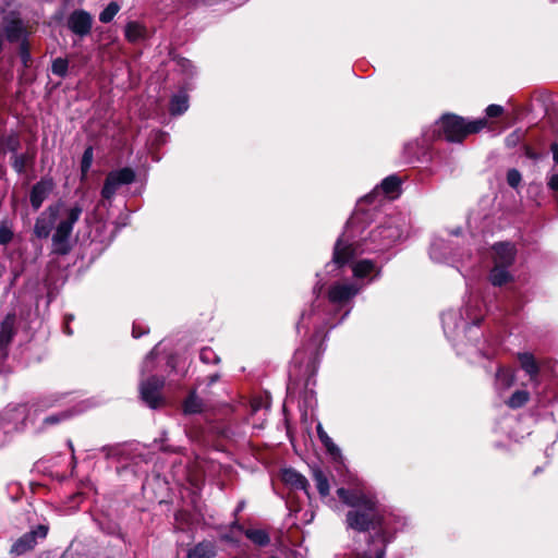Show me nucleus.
I'll use <instances>...</instances> for the list:
<instances>
[{
  "instance_id": "nucleus-1",
  "label": "nucleus",
  "mask_w": 558,
  "mask_h": 558,
  "mask_svg": "<svg viewBox=\"0 0 558 558\" xmlns=\"http://www.w3.org/2000/svg\"><path fill=\"white\" fill-rule=\"evenodd\" d=\"M363 290L357 282L338 281L328 289V299L317 296L308 311H304L296 325L301 335L313 331L308 343L299 348L292 359L290 378L305 380V387L314 384L319 357L324 352L327 329L333 328L351 312V301Z\"/></svg>"
},
{
  "instance_id": "nucleus-2",
  "label": "nucleus",
  "mask_w": 558,
  "mask_h": 558,
  "mask_svg": "<svg viewBox=\"0 0 558 558\" xmlns=\"http://www.w3.org/2000/svg\"><path fill=\"white\" fill-rule=\"evenodd\" d=\"M343 483L349 487L338 488L337 495L351 508L345 517L347 526L357 532H375L361 558H385L387 544L407 525V519L384 508L363 482L349 471Z\"/></svg>"
},
{
  "instance_id": "nucleus-3",
  "label": "nucleus",
  "mask_w": 558,
  "mask_h": 558,
  "mask_svg": "<svg viewBox=\"0 0 558 558\" xmlns=\"http://www.w3.org/2000/svg\"><path fill=\"white\" fill-rule=\"evenodd\" d=\"M366 213L357 210L348 220L343 233L335 244L332 262L326 265L328 271L341 267L356 255L365 252H379L390 247L407 235V222L399 216H389L373 229L367 238L356 240V233H362V225Z\"/></svg>"
},
{
  "instance_id": "nucleus-4",
  "label": "nucleus",
  "mask_w": 558,
  "mask_h": 558,
  "mask_svg": "<svg viewBox=\"0 0 558 558\" xmlns=\"http://www.w3.org/2000/svg\"><path fill=\"white\" fill-rule=\"evenodd\" d=\"M83 208L80 204L68 206L59 202L49 206L36 219L34 233L39 239H46L51 231V252L56 255H66L72 250L71 236L74 225L78 221Z\"/></svg>"
},
{
  "instance_id": "nucleus-5",
  "label": "nucleus",
  "mask_w": 558,
  "mask_h": 558,
  "mask_svg": "<svg viewBox=\"0 0 558 558\" xmlns=\"http://www.w3.org/2000/svg\"><path fill=\"white\" fill-rule=\"evenodd\" d=\"M486 125L485 119L466 121L454 114H445L435 124L433 133L442 132L448 142H462L469 134H474L483 130Z\"/></svg>"
},
{
  "instance_id": "nucleus-6",
  "label": "nucleus",
  "mask_w": 558,
  "mask_h": 558,
  "mask_svg": "<svg viewBox=\"0 0 558 558\" xmlns=\"http://www.w3.org/2000/svg\"><path fill=\"white\" fill-rule=\"evenodd\" d=\"M29 33L25 22L19 13L10 12L0 22V78L7 80L9 70L2 65L5 43L20 45L28 39Z\"/></svg>"
},
{
  "instance_id": "nucleus-7",
  "label": "nucleus",
  "mask_w": 558,
  "mask_h": 558,
  "mask_svg": "<svg viewBox=\"0 0 558 558\" xmlns=\"http://www.w3.org/2000/svg\"><path fill=\"white\" fill-rule=\"evenodd\" d=\"M465 315L466 317L464 318L461 312L453 310L442 313V328L446 337L449 340H456L459 337L460 331L468 333L472 332L473 327L480 324V317L471 316L470 305H466L465 307Z\"/></svg>"
},
{
  "instance_id": "nucleus-8",
  "label": "nucleus",
  "mask_w": 558,
  "mask_h": 558,
  "mask_svg": "<svg viewBox=\"0 0 558 558\" xmlns=\"http://www.w3.org/2000/svg\"><path fill=\"white\" fill-rule=\"evenodd\" d=\"M24 418L23 407L7 409L0 413V447L12 440L13 435L22 428Z\"/></svg>"
},
{
  "instance_id": "nucleus-9",
  "label": "nucleus",
  "mask_w": 558,
  "mask_h": 558,
  "mask_svg": "<svg viewBox=\"0 0 558 558\" xmlns=\"http://www.w3.org/2000/svg\"><path fill=\"white\" fill-rule=\"evenodd\" d=\"M165 385L163 377L150 375L140 383V395L144 403L150 409H157L165 403L161 389Z\"/></svg>"
},
{
  "instance_id": "nucleus-10",
  "label": "nucleus",
  "mask_w": 558,
  "mask_h": 558,
  "mask_svg": "<svg viewBox=\"0 0 558 558\" xmlns=\"http://www.w3.org/2000/svg\"><path fill=\"white\" fill-rule=\"evenodd\" d=\"M429 256L436 263L452 266L462 260V257L457 253L456 244L451 240L440 236L434 238L429 248Z\"/></svg>"
},
{
  "instance_id": "nucleus-11",
  "label": "nucleus",
  "mask_w": 558,
  "mask_h": 558,
  "mask_svg": "<svg viewBox=\"0 0 558 558\" xmlns=\"http://www.w3.org/2000/svg\"><path fill=\"white\" fill-rule=\"evenodd\" d=\"M93 23V15L83 9L73 10L66 17V27L80 39L92 33Z\"/></svg>"
},
{
  "instance_id": "nucleus-12",
  "label": "nucleus",
  "mask_w": 558,
  "mask_h": 558,
  "mask_svg": "<svg viewBox=\"0 0 558 558\" xmlns=\"http://www.w3.org/2000/svg\"><path fill=\"white\" fill-rule=\"evenodd\" d=\"M352 272L355 282L364 288L380 277L381 267L371 259H361L352 263Z\"/></svg>"
},
{
  "instance_id": "nucleus-13",
  "label": "nucleus",
  "mask_w": 558,
  "mask_h": 558,
  "mask_svg": "<svg viewBox=\"0 0 558 558\" xmlns=\"http://www.w3.org/2000/svg\"><path fill=\"white\" fill-rule=\"evenodd\" d=\"M48 533V527L45 525H37L34 530L25 533L17 538L11 547V554L21 556L28 550H32L36 544L37 538H45Z\"/></svg>"
},
{
  "instance_id": "nucleus-14",
  "label": "nucleus",
  "mask_w": 558,
  "mask_h": 558,
  "mask_svg": "<svg viewBox=\"0 0 558 558\" xmlns=\"http://www.w3.org/2000/svg\"><path fill=\"white\" fill-rule=\"evenodd\" d=\"M401 181L397 175H389L385 178L380 185L376 186L369 194L365 195L361 202L362 203H375L376 198L379 196H389L392 197L393 194L398 193Z\"/></svg>"
},
{
  "instance_id": "nucleus-15",
  "label": "nucleus",
  "mask_w": 558,
  "mask_h": 558,
  "mask_svg": "<svg viewBox=\"0 0 558 558\" xmlns=\"http://www.w3.org/2000/svg\"><path fill=\"white\" fill-rule=\"evenodd\" d=\"M317 436L325 447L327 453L331 457L332 461L337 464V470L340 472L345 469L344 457L342 456L341 449L333 442L328 434L323 428L320 423L316 426Z\"/></svg>"
},
{
  "instance_id": "nucleus-16",
  "label": "nucleus",
  "mask_w": 558,
  "mask_h": 558,
  "mask_svg": "<svg viewBox=\"0 0 558 558\" xmlns=\"http://www.w3.org/2000/svg\"><path fill=\"white\" fill-rule=\"evenodd\" d=\"M15 332V315L7 314L0 317V360L4 359L8 354V345Z\"/></svg>"
},
{
  "instance_id": "nucleus-17",
  "label": "nucleus",
  "mask_w": 558,
  "mask_h": 558,
  "mask_svg": "<svg viewBox=\"0 0 558 558\" xmlns=\"http://www.w3.org/2000/svg\"><path fill=\"white\" fill-rule=\"evenodd\" d=\"M495 265L510 267L515 259V246L509 242H499L493 246Z\"/></svg>"
},
{
  "instance_id": "nucleus-18",
  "label": "nucleus",
  "mask_w": 558,
  "mask_h": 558,
  "mask_svg": "<svg viewBox=\"0 0 558 558\" xmlns=\"http://www.w3.org/2000/svg\"><path fill=\"white\" fill-rule=\"evenodd\" d=\"M7 257L10 262V275L11 279L9 284L5 287L8 291L17 280V278L24 272L26 267V260L21 250L8 251L4 250Z\"/></svg>"
},
{
  "instance_id": "nucleus-19",
  "label": "nucleus",
  "mask_w": 558,
  "mask_h": 558,
  "mask_svg": "<svg viewBox=\"0 0 558 558\" xmlns=\"http://www.w3.org/2000/svg\"><path fill=\"white\" fill-rule=\"evenodd\" d=\"M281 480L284 484L291 486L292 488L303 490L306 496L310 497V483L306 477L299 473L296 470L292 468L282 470Z\"/></svg>"
},
{
  "instance_id": "nucleus-20",
  "label": "nucleus",
  "mask_w": 558,
  "mask_h": 558,
  "mask_svg": "<svg viewBox=\"0 0 558 558\" xmlns=\"http://www.w3.org/2000/svg\"><path fill=\"white\" fill-rule=\"evenodd\" d=\"M52 184L50 181L41 180L34 184L31 191L29 201L32 207L37 210L43 205L44 201L48 197Z\"/></svg>"
},
{
  "instance_id": "nucleus-21",
  "label": "nucleus",
  "mask_w": 558,
  "mask_h": 558,
  "mask_svg": "<svg viewBox=\"0 0 558 558\" xmlns=\"http://www.w3.org/2000/svg\"><path fill=\"white\" fill-rule=\"evenodd\" d=\"M216 553L215 542L204 539L187 549L186 558H215Z\"/></svg>"
},
{
  "instance_id": "nucleus-22",
  "label": "nucleus",
  "mask_w": 558,
  "mask_h": 558,
  "mask_svg": "<svg viewBox=\"0 0 558 558\" xmlns=\"http://www.w3.org/2000/svg\"><path fill=\"white\" fill-rule=\"evenodd\" d=\"M35 151L27 150L25 153H16L11 155L10 162L14 171L19 174H23L26 172L28 166L34 162Z\"/></svg>"
},
{
  "instance_id": "nucleus-23",
  "label": "nucleus",
  "mask_w": 558,
  "mask_h": 558,
  "mask_svg": "<svg viewBox=\"0 0 558 558\" xmlns=\"http://www.w3.org/2000/svg\"><path fill=\"white\" fill-rule=\"evenodd\" d=\"M518 359L522 369L529 375L530 380L532 383H537L539 367L533 354L529 352L519 353Z\"/></svg>"
},
{
  "instance_id": "nucleus-24",
  "label": "nucleus",
  "mask_w": 558,
  "mask_h": 558,
  "mask_svg": "<svg viewBox=\"0 0 558 558\" xmlns=\"http://www.w3.org/2000/svg\"><path fill=\"white\" fill-rule=\"evenodd\" d=\"M514 383V374L510 368L499 366L495 378V388L501 393L509 389Z\"/></svg>"
},
{
  "instance_id": "nucleus-25",
  "label": "nucleus",
  "mask_w": 558,
  "mask_h": 558,
  "mask_svg": "<svg viewBox=\"0 0 558 558\" xmlns=\"http://www.w3.org/2000/svg\"><path fill=\"white\" fill-rule=\"evenodd\" d=\"M184 414H199L206 409V403L195 391H191L182 404Z\"/></svg>"
},
{
  "instance_id": "nucleus-26",
  "label": "nucleus",
  "mask_w": 558,
  "mask_h": 558,
  "mask_svg": "<svg viewBox=\"0 0 558 558\" xmlns=\"http://www.w3.org/2000/svg\"><path fill=\"white\" fill-rule=\"evenodd\" d=\"M189 109V96L185 90H179L171 97L169 110L172 116H181Z\"/></svg>"
},
{
  "instance_id": "nucleus-27",
  "label": "nucleus",
  "mask_w": 558,
  "mask_h": 558,
  "mask_svg": "<svg viewBox=\"0 0 558 558\" xmlns=\"http://www.w3.org/2000/svg\"><path fill=\"white\" fill-rule=\"evenodd\" d=\"M312 476L319 495L322 497H327L330 492V486L325 472L320 468L314 466L312 468Z\"/></svg>"
},
{
  "instance_id": "nucleus-28",
  "label": "nucleus",
  "mask_w": 558,
  "mask_h": 558,
  "mask_svg": "<svg viewBox=\"0 0 558 558\" xmlns=\"http://www.w3.org/2000/svg\"><path fill=\"white\" fill-rule=\"evenodd\" d=\"M511 279L509 267L495 265L489 272V281L495 287H501Z\"/></svg>"
},
{
  "instance_id": "nucleus-29",
  "label": "nucleus",
  "mask_w": 558,
  "mask_h": 558,
  "mask_svg": "<svg viewBox=\"0 0 558 558\" xmlns=\"http://www.w3.org/2000/svg\"><path fill=\"white\" fill-rule=\"evenodd\" d=\"M243 534L256 546L264 547L270 543L269 534L263 529L243 530Z\"/></svg>"
},
{
  "instance_id": "nucleus-30",
  "label": "nucleus",
  "mask_w": 558,
  "mask_h": 558,
  "mask_svg": "<svg viewBox=\"0 0 558 558\" xmlns=\"http://www.w3.org/2000/svg\"><path fill=\"white\" fill-rule=\"evenodd\" d=\"M65 398L61 393H50L41 397L36 403L33 404L35 411H45L54 405L62 404V400Z\"/></svg>"
},
{
  "instance_id": "nucleus-31",
  "label": "nucleus",
  "mask_w": 558,
  "mask_h": 558,
  "mask_svg": "<svg viewBox=\"0 0 558 558\" xmlns=\"http://www.w3.org/2000/svg\"><path fill=\"white\" fill-rule=\"evenodd\" d=\"M124 33L129 41L136 43L145 38L146 28L137 22H129Z\"/></svg>"
},
{
  "instance_id": "nucleus-32",
  "label": "nucleus",
  "mask_w": 558,
  "mask_h": 558,
  "mask_svg": "<svg viewBox=\"0 0 558 558\" xmlns=\"http://www.w3.org/2000/svg\"><path fill=\"white\" fill-rule=\"evenodd\" d=\"M20 147L21 140L17 133H10L1 140V148L4 151L11 153V155L19 153Z\"/></svg>"
},
{
  "instance_id": "nucleus-33",
  "label": "nucleus",
  "mask_w": 558,
  "mask_h": 558,
  "mask_svg": "<svg viewBox=\"0 0 558 558\" xmlns=\"http://www.w3.org/2000/svg\"><path fill=\"white\" fill-rule=\"evenodd\" d=\"M110 174L111 180L114 179L117 183L120 184V186L124 184H130L135 179V173L130 168H122L120 170L111 171Z\"/></svg>"
},
{
  "instance_id": "nucleus-34",
  "label": "nucleus",
  "mask_w": 558,
  "mask_h": 558,
  "mask_svg": "<svg viewBox=\"0 0 558 558\" xmlns=\"http://www.w3.org/2000/svg\"><path fill=\"white\" fill-rule=\"evenodd\" d=\"M529 401V392L525 390H517L506 401L507 405L511 409H519Z\"/></svg>"
},
{
  "instance_id": "nucleus-35",
  "label": "nucleus",
  "mask_w": 558,
  "mask_h": 558,
  "mask_svg": "<svg viewBox=\"0 0 558 558\" xmlns=\"http://www.w3.org/2000/svg\"><path fill=\"white\" fill-rule=\"evenodd\" d=\"M17 53H19V57L21 59V62H22V65L27 69L31 66L32 62H33V58H32V54H31V45H29V40H25L23 43H21L20 45H17Z\"/></svg>"
},
{
  "instance_id": "nucleus-36",
  "label": "nucleus",
  "mask_w": 558,
  "mask_h": 558,
  "mask_svg": "<svg viewBox=\"0 0 558 558\" xmlns=\"http://www.w3.org/2000/svg\"><path fill=\"white\" fill-rule=\"evenodd\" d=\"M74 415L72 410L61 411L59 413L50 414L43 420L45 426L57 425Z\"/></svg>"
},
{
  "instance_id": "nucleus-37",
  "label": "nucleus",
  "mask_w": 558,
  "mask_h": 558,
  "mask_svg": "<svg viewBox=\"0 0 558 558\" xmlns=\"http://www.w3.org/2000/svg\"><path fill=\"white\" fill-rule=\"evenodd\" d=\"M119 11L120 5L112 1L99 13V21L104 24L110 23Z\"/></svg>"
},
{
  "instance_id": "nucleus-38",
  "label": "nucleus",
  "mask_w": 558,
  "mask_h": 558,
  "mask_svg": "<svg viewBox=\"0 0 558 558\" xmlns=\"http://www.w3.org/2000/svg\"><path fill=\"white\" fill-rule=\"evenodd\" d=\"M69 71V61L65 58H56L51 63L52 74L59 77H65Z\"/></svg>"
},
{
  "instance_id": "nucleus-39",
  "label": "nucleus",
  "mask_w": 558,
  "mask_h": 558,
  "mask_svg": "<svg viewBox=\"0 0 558 558\" xmlns=\"http://www.w3.org/2000/svg\"><path fill=\"white\" fill-rule=\"evenodd\" d=\"M120 187V184L117 183L114 179L111 180V174L109 173L105 180L101 196L106 199H110Z\"/></svg>"
},
{
  "instance_id": "nucleus-40",
  "label": "nucleus",
  "mask_w": 558,
  "mask_h": 558,
  "mask_svg": "<svg viewBox=\"0 0 558 558\" xmlns=\"http://www.w3.org/2000/svg\"><path fill=\"white\" fill-rule=\"evenodd\" d=\"M155 359H156L155 350H151L146 355V357H145V360L143 362V365H142V368H141L142 376H144L146 374H150V373H153L155 371V368H156Z\"/></svg>"
},
{
  "instance_id": "nucleus-41",
  "label": "nucleus",
  "mask_w": 558,
  "mask_h": 558,
  "mask_svg": "<svg viewBox=\"0 0 558 558\" xmlns=\"http://www.w3.org/2000/svg\"><path fill=\"white\" fill-rule=\"evenodd\" d=\"M199 359L205 364H217L220 361L219 356L210 348H203L199 352Z\"/></svg>"
},
{
  "instance_id": "nucleus-42",
  "label": "nucleus",
  "mask_w": 558,
  "mask_h": 558,
  "mask_svg": "<svg viewBox=\"0 0 558 558\" xmlns=\"http://www.w3.org/2000/svg\"><path fill=\"white\" fill-rule=\"evenodd\" d=\"M250 414L254 415L260 411L266 413L268 405L265 403L263 398H254L248 402Z\"/></svg>"
},
{
  "instance_id": "nucleus-43",
  "label": "nucleus",
  "mask_w": 558,
  "mask_h": 558,
  "mask_svg": "<svg viewBox=\"0 0 558 558\" xmlns=\"http://www.w3.org/2000/svg\"><path fill=\"white\" fill-rule=\"evenodd\" d=\"M92 162H93V148L88 147L85 149L83 157H82L81 168H82L83 173H86L89 170Z\"/></svg>"
},
{
  "instance_id": "nucleus-44",
  "label": "nucleus",
  "mask_w": 558,
  "mask_h": 558,
  "mask_svg": "<svg viewBox=\"0 0 558 558\" xmlns=\"http://www.w3.org/2000/svg\"><path fill=\"white\" fill-rule=\"evenodd\" d=\"M13 238V231L5 223L0 225V244L5 245L11 242Z\"/></svg>"
},
{
  "instance_id": "nucleus-45",
  "label": "nucleus",
  "mask_w": 558,
  "mask_h": 558,
  "mask_svg": "<svg viewBox=\"0 0 558 558\" xmlns=\"http://www.w3.org/2000/svg\"><path fill=\"white\" fill-rule=\"evenodd\" d=\"M507 182L511 187H517L521 182V173L517 169H510L507 173Z\"/></svg>"
},
{
  "instance_id": "nucleus-46",
  "label": "nucleus",
  "mask_w": 558,
  "mask_h": 558,
  "mask_svg": "<svg viewBox=\"0 0 558 558\" xmlns=\"http://www.w3.org/2000/svg\"><path fill=\"white\" fill-rule=\"evenodd\" d=\"M177 64H178L180 71H182L183 73H185L187 75L194 74L193 65L190 60L181 58L178 60Z\"/></svg>"
},
{
  "instance_id": "nucleus-47",
  "label": "nucleus",
  "mask_w": 558,
  "mask_h": 558,
  "mask_svg": "<svg viewBox=\"0 0 558 558\" xmlns=\"http://www.w3.org/2000/svg\"><path fill=\"white\" fill-rule=\"evenodd\" d=\"M504 112V108L499 105H489L487 108H486V116L488 118H496V117H499L501 116Z\"/></svg>"
},
{
  "instance_id": "nucleus-48",
  "label": "nucleus",
  "mask_w": 558,
  "mask_h": 558,
  "mask_svg": "<svg viewBox=\"0 0 558 558\" xmlns=\"http://www.w3.org/2000/svg\"><path fill=\"white\" fill-rule=\"evenodd\" d=\"M147 332H148V328L147 327H142L138 323H133L132 336L134 338H140L143 335H146Z\"/></svg>"
},
{
  "instance_id": "nucleus-49",
  "label": "nucleus",
  "mask_w": 558,
  "mask_h": 558,
  "mask_svg": "<svg viewBox=\"0 0 558 558\" xmlns=\"http://www.w3.org/2000/svg\"><path fill=\"white\" fill-rule=\"evenodd\" d=\"M520 132L514 131L513 133L509 134L506 138V143L508 146H514L520 141Z\"/></svg>"
},
{
  "instance_id": "nucleus-50",
  "label": "nucleus",
  "mask_w": 558,
  "mask_h": 558,
  "mask_svg": "<svg viewBox=\"0 0 558 558\" xmlns=\"http://www.w3.org/2000/svg\"><path fill=\"white\" fill-rule=\"evenodd\" d=\"M73 320V316L72 315H66L64 317V327H63V331L68 335V336H71L73 333V331L71 330L69 324L70 322Z\"/></svg>"
},
{
  "instance_id": "nucleus-51",
  "label": "nucleus",
  "mask_w": 558,
  "mask_h": 558,
  "mask_svg": "<svg viewBox=\"0 0 558 558\" xmlns=\"http://www.w3.org/2000/svg\"><path fill=\"white\" fill-rule=\"evenodd\" d=\"M548 186L554 191H558V172L550 177Z\"/></svg>"
},
{
  "instance_id": "nucleus-52",
  "label": "nucleus",
  "mask_w": 558,
  "mask_h": 558,
  "mask_svg": "<svg viewBox=\"0 0 558 558\" xmlns=\"http://www.w3.org/2000/svg\"><path fill=\"white\" fill-rule=\"evenodd\" d=\"M220 379V375L219 374H213L210 376L207 377V384L206 386L207 387H210L211 385H214L215 383H217L218 380Z\"/></svg>"
},
{
  "instance_id": "nucleus-53",
  "label": "nucleus",
  "mask_w": 558,
  "mask_h": 558,
  "mask_svg": "<svg viewBox=\"0 0 558 558\" xmlns=\"http://www.w3.org/2000/svg\"><path fill=\"white\" fill-rule=\"evenodd\" d=\"M245 508V501L241 500L238 502L236 508L234 509V515L236 517L241 511Z\"/></svg>"
},
{
  "instance_id": "nucleus-54",
  "label": "nucleus",
  "mask_w": 558,
  "mask_h": 558,
  "mask_svg": "<svg viewBox=\"0 0 558 558\" xmlns=\"http://www.w3.org/2000/svg\"><path fill=\"white\" fill-rule=\"evenodd\" d=\"M553 159L556 163H558V144L551 145Z\"/></svg>"
},
{
  "instance_id": "nucleus-55",
  "label": "nucleus",
  "mask_w": 558,
  "mask_h": 558,
  "mask_svg": "<svg viewBox=\"0 0 558 558\" xmlns=\"http://www.w3.org/2000/svg\"><path fill=\"white\" fill-rule=\"evenodd\" d=\"M232 529H236L238 531L242 532L243 533V530H246L243 525H241L238 520H235L233 523H232Z\"/></svg>"
},
{
  "instance_id": "nucleus-56",
  "label": "nucleus",
  "mask_w": 558,
  "mask_h": 558,
  "mask_svg": "<svg viewBox=\"0 0 558 558\" xmlns=\"http://www.w3.org/2000/svg\"><path fill=\"white\" fill-rule=\"evenodd\" d=\"M476 350H477V351H478V353H480L482 356H484V357H489V356H490V352H489V351H485V350H483L482 348H478L477 345H476Z\"/></svg>"
},
{
  "instance_id": "nucleus-57",
  "label": "nucleus",
  "mask_w": 558,
  "mask_h": 558,
  "mask_svg": "<svg viewBox=\"0 0 558 558\" xmlns=\"http://www.w3.org/2000/svg\"><path fill=\"white\" fill-rule=\"evenodd\" d=\"M5 272V266L4 264L0 260V279L3 277Z\"/></svg>"
},
{
  "instance_id": "nucleus-58",
  "label": "nucleus",
  "mask_w": 558,
  "mask_h": 558,
  "mask_svg": "<svg viewBox=\"0 0 558 558\" xmlns=\"http://www.w3.org/2000/svg\"><path fill=\"white\" fill-rule=\"evenodd\" d=\"M323 289V286H320L319 283H317L315 287H314V293H320Z\"/></svg>"
},
{
  "instance_id": "nucleus-59",
  "label": "nucleus",
  "mask_w": 558,
  "mask_h": 558,
  "mask_svg": "<svg viewBox=\"0 0 558 558\" xmlns=\"http://www.w3.org/2000/svg\"><path fill=\"white\" fill-rule=\"evenodd\" d=\"M48 300H47V305L51 302V299H52V295H51V292H48Z\"/></svg>"
},
{
  "instance_id": "nucleus-60",
  "label": "nucleus",
  "mask_w": 558,
  "mask_h": 558,
  "mask_svg": "<svg viewBox=\"0 0 558 558\" xmlns=\"http://www.w3.org/2000/svg\"><path fill=\"white\" fill-rule=\"evenodd\" d=\"M428 141L432 140L434 136H429L427 133L424 135Z\"/></svg>"
},
{
  "instance_id": "nucleus-61",
  "label": "nucleus",
  "mask_w": 558,
  "mask_h": 558,
  "mask_svg": "<svg viewBox=\"0 0 558 558\" xmlns=\"http://www.w3.org/2000/svg\"><path fill=\"white\" fill-rule=\"evenodd\" d=\"M459 233V230H456L454 232H452V234L457 235Z\"/></svg>"
},
{
  "instance_id": "nucleus-62",
  "label": "nucleus",
  "mask_w": 558,
  "mask_h": 558,
  "mask_svg": "<svg viewBox=\"0 0 558 558\" xmlns=\"http://www.w3.org/2000/svg\"><path fill=\"white\" fill-rule=\"evenodd\" d=\"M69 446H70V448L73 450V446H72V442H71V441H69Z\"/></svg>"
}]
</instances>
